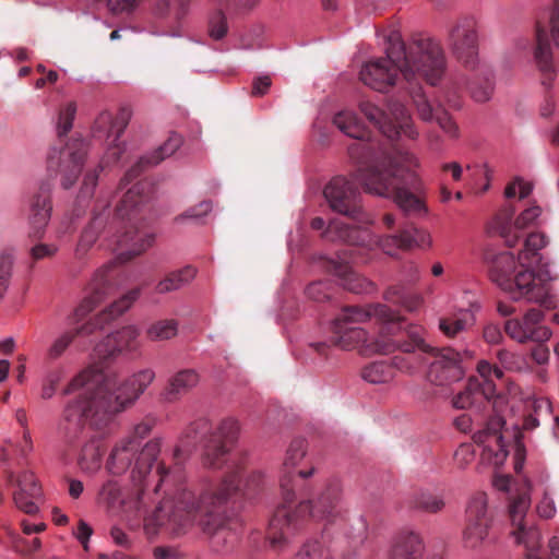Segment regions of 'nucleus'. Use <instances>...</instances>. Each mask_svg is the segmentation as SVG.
Returning <instances> with one entry per match:
<instances>
[{
  "instance_id": "338daca9",
  "label": "nucleus",
  "mask_w": 559,
  "mask_h": 559,
  "mask_svg": "<svg viewBox=\"0 0 559 559\" xmlns=\"http://www.w3.org/2000/svg\"><path fill=\"white\" fill-rule=\"evenodd\" d=\"M162 451H165V448L160 437H154L146 442L142 441L141 454H158Z\"/></svg>"
},
{
  "instance_id": "1a4fd4ad",
  "label": "nucleus",
  "mask_w": 559,
  "mask_h": 559,
  "mask_svg": "<svg viewBox=\"0 0 559 559\" xmlns=\"http://www.w3.org/2000/svg\"><path fill=\"white\" fill-rule=\"evenodd\" d=\"M3 469L7 485L15 487V508L29 515L37 514L43 501V488L36 475L28 469L15 471L7 459L3 460Z\"/></svg>"
},
{
  "instance_id": "f8f14e48",
  "label": "nucleus",
  "mask_w": 559,
  "mask_h": 559,
  "mask_svg": "<svg viewBox=\"0 0 559 559\" xmlns=\"http://www.w3.org/2000/svg\"><path fill=\"white\" fill-rule=\"evenodd\" d=\"M544 312L536 308L528 309L521 318L506 321L507 335L519 344L546 343L550 340L551 330L543 324Z\"/></svg>"
},
{
  "instance_id": "39448f33",
  "label": "nucleus",
  "mask_w": 559,
  "mask_h": 559,
  "mask_svg": "<svg viewBox=\"0 0 559 559\" xmlns=\"http://www.w3.org/2000/svg\"><path fill=\"white\" fill-rule=\"evenodd\" d=\"M386 51L390 58L401 61L400 72L407 81L417 78L436 85L445 72V57L440 44L430 37H414L408 47L397 31L386 37Z\"/></svg>"
},
{
  "instance_id": "a18cd8bd",
  "label": "nucleus",
  "mask_w": 559,
  "mask_h": 559,
  "mask_svg": "<svg viewBox=\"0 0 559 559\" xmlns=\"http://www.w3.org/2000/svg\"><path fill=\"white\" fill-rule=\"evenodd\" d=\"M345 288L356 294H368L374 292V284L367 278L348 271L344 282L342 283Z\"/></svg>"
},
{
  "instance_id": "de8ad7c7",
  "label": "nucleus",
  "mask_w": 559,
  "mask_h": 559,
  "mask_svg": "<svg viewBox=\"0 0 559 559\" xmlns=\"http://www.w3.org/2000/svg\"><path fill=\"white\" fill-rule=\"evenodd\" d=\"M297 559H330V552L314 539L304 544L297 554Z\"/></svg>"
},
{
  "instance_id": "bb28decb",
  "label": "nucleus",
  "mask_w": 559,
  "mask_h": 559,
  "mask_svg": "<svg viewBox=\"0 0 559 559\" xmlns=\"http://www.w3.org/2000/svg\"><path fill=\"white\" fill-rule=\"evenodd\" d=\"M423 540L415 532L404 531L394 538L390 559H420L423 556Z\"/></svg>"
},
{
  "instance_id": "c85d7f7f",
  "label": "nucleus",
  "mask_w": 559,
  "mask_h": 559,
  "mask_svg": "<svg viewBox=\"0 0 559 559\" xmlns=\"http://www.w3.org/2000/svg\"><path fill=\"white\" fill-rule=\"evenodd\" d=\"M546 245L547 238L543 233L530 234L524 241V248L518 254L519 266H538L542 262V254L539 251L545 248Z\"/></svg>"
},
{
  "instance_id": "79ce46f5",
  "label": "nucleus",
  "mask_w": 559,
  "mask_h": 559,
  "mask_svg": "<svg viewBox=\"0 0 559 559\" xmlns=\"http://www.w3.org/2000/svg\"><path fill=\"white\" fill-rule=\"evenodd\" d=\"M111 334L116 340V346L119 353H122L135 348V342L140 335V332L136 326L127 325Z\"/></svg>"
},
{
  "instance_id": "c9c22d12",
  "label": "nucleus",
  "mask_w": 559,
  "mask_h": 559,
  "mask_svg": "<svg viewBox=\"0 0 559 559\" xmlns=\"http://www.w3.org/2000/svg\"><path fill=\"white\" fill-rule=\"evenodd\" d=\"M535 60L538 69L547 75L552 82L555 80V68L552 63V55L549 44L543 39L540 33L537 34V47L535 49Z\"/></svg>"
},
{
  "instance_id": "0eeeda50",
  "label": "nucleus",
  "mask_w": 559,
  "mask_h": 559,
  "mask_svg": "<svg viewBox=\"0 0 559 559\" xmlns=\"http://www.w3.org/2000/svg\"><path fill=\"white\" fill-rule=\"evenodd\" d=\"M552 281L554 277L547 271L536 273L533 267H520L513 276L510 293L518 294L513 297L515 300L524 298L546 309H554L557 307V298L552 290Z\"/></svg>"
},
{
  "instance_id": "a211bd4d",
  "label": "nucleus",
  "mask_w": 559,
  "mask_h": 559,
  "mask_svg": "<svg viewBox=\"0 0 559 559\" xmlns=\"http://www.w3.org/2000/svg\"><path fill=\"white\" fill-rule=\"evenodd\" d=\"M97 500L105 506L112 514H122L128 521L139 519L140 510L143 507L141 496L138 493L129 500L123 498L121 488L117 481L107 480L97 493Z\"/></svg>"
},
{
  "instance_id": "e433bc0d",
  "label": "nucleus",
  "mask_w": 559,
  "mask_h": 559,
  "mask_svg": "<svg viewBox=\"0 0 559 559\" xmlns=\"http://www.w3.org/2000/svg\"><path fill=\"white\" fill-rule=\"evenodd\" d=\"M78 146L80 148V153H72L70 158V164L67 166H63L62 173H63V179H62V186L64 189L71 188L74 182L76 181L79 175L81 174L82 166L84 163L85 157V148L84 143L82 141H79Z\"/></svg>"
},
{
  "instance_id": "7ed1b4c3",
  "label": "nucleus",
  "mask_w": 559,
  "mask_h": 559,
  "mask_svg": "<svg viewBox=\"0 0 559 559\" xmlns=\"http://www.w3.org/2000/svg\"><path fill=\"white\" fill-rule=\"evenodd\" d=\"M313 472L314 466H306L302 456H288L283 463L281 488L284 503L273 513L266 534L275 551L283 550L287 545L288 536L298 530L299 523L306 518L321 520L334 518L336 514L337 506L342 500V486L337 479L328 481L316 500H305L295 509L290 508L296 480L306 479L312 476Z\"/></svg>"
},
{
  "instance_id": "13d9d810",
  "label": "nucleus",
  "mask_w": 559,
  "mask_h": 559,
  "mask_svg": "<svg viewBox=\"0 0 559 559\" xmlns=\"http://www.w3.org/2000/svg\"><path fill=\"white\" fill-rule=\"evenodd\" d=\"M130 466V459L128 456H110L107 457L105 468L107 473L117 476L128 471Z\"/></svg>"
},
{
  "instance_id": "0e129e2a",
  "label": "nucleus",
  "mask_w": 559,
  "mask_h": 559,
  "mask_svg": "<svg viewBox=\"0 0 559 559\" xmlns=\"http://www.w3.org/2000/svg\"><path fill=\"white\" fill-rule=\"evenodd\" d=\"M102 300L103 295L98 292H95L91 296H87L83 299L76 311L79 314H86L91 312Z\"/></svg>"
},
{
  "instance_id": "dca6fc26",
  "label": "nucleus",
  "mask_w": 559,
  "mask_h": 559,
  "mask_svg": "<svg viewBox=\"0 0 559 559\" xmlns=\"http://www.w3.org/2000/svg\"><path fill=\"white\" fill-rule=\"evenodd\" d=\"M453 53L467 68L474 70L478 64V37L476 24L472 19L460 21L450 33Z\"/></svg>"
},
{
  "instance_id": "423d86ee",
  "label": "nucleus",
  "mask_w": 559,
  "mask_h": 559,
  "mask_svg": "<svg viewBox=\"0 0 559 559\" xmlns=\"http://www.w3.org/2000/svg\"><path fill=\"white\" fill-rule=\"evenodd\" d=\"M240 426L236 419L227 418L213 427L209 419L202 418L193 423L189 432L182 439L180 452H204L205 454H228L236 450L239 440Z\"/></svg>"
},
{
  "instance_id": "603ef678",
  "label": "nucleus",
  "mask_w": 559,
  "mask_h": 559,
  "mask_svg": "<svg viewBox=\"0 0 559 559\" xmlns=\"http://www.w3.org/2000/svg\"><path fill=\"white\" fill-rule=\"evenodd\" d=\"M75 112L76 106L74 103H69L61 109L57 124L59 136L66 135L72 129Z\"/></svg>"
},
{
  "instance_id": "cd10ccee",
  "label": "nucleus",
  "mask_w": 559,
  "mask_h": 559,
  "mask_svg": "<svg viewBox=\"0 0 559 559\" xmlns=\"http://www.w3.org/2000/svg\"><path fill=\"white\" fill-rule=\"evenodd\" d=\"M515 257L512 252H503L497 255L491 269V280L503 290H512V275L518 272Z\"/></svg>"
},
{
  "instance_id": "a878e982",
  "label": "nucleus",
  "mask_w": 559,
  "mask_h": 559,
  "mask_svg": "<svg viewBox=\"0 0 559 559\" xmlns=\"http://www.w3.org/2000/svg\"><path fill=\"white\" fill-rule=\"evenodd\" d=\"M51 202L48 190H45L34 197L31 203L29 224L32 227V235L40 238L48 225L51 216Z\"/></svg>"
},
{
  "instance_id": "c03bdc74",
  "label": "nucleus",
  "mask_w": 559,
  "mask_h": 559,
  "mask_svg": "<svg viewBox=\"0 0 559 559\" xmlns=\"http://www.w3.org/2000/svg\"><path fill=\"white\" fill-rule=\"evenodd\" d=\"M412 506L417 510L428 513H437L443 509L444 503L441 498L427 491H421L415 496L414 500H412Z\"/></svg>"
},
{
  "instance_id": "72a5a7b5",
  "label": "nucleus",
  "mask_w": 559,
  "mask_h": 559,
  "mask_svg": "<svg viewBox=\"0 0 559 559\" xmlns=\"http://www.w3.org/2000/svg\"><path fill=\"white\" fill-rule=\"evenodd\" d=\"M179 323L175 319L159 320L152 323L145 335L151 342H163L174 338L178 334Z\"/></svg>"
},
{
  "instance_id": "9b49d317",
  "label": "nucleus",
  "mask_w": 559,
  "mask_h": 559,
  "mask_svg": "<svg viewBox=\"0 0 559 559\" xmlns=\"http://www.w3.org/2000/svg\"><path fill=\"white\" fill-rule=\"evenodd\" d=\"M323 194L330 207L342 215L367 223L356 188L344 177L333 178L324 188Z\"/></svg>"
},
{
  "instance_id": "c756f323",
  "label": "nucleus",
  "mask_w": 559,
  "mask_h": 559,
  "mask_svg": "<svg viewBox=\"0 0 559 559\" xmlns=\"http://www.w3.org/2000/svg\"><path fill=\"white\" fill-rule=\"evenodd\" d=\"M154 241V237L148 234L140 233L139 230H130L126 233L119 240L121 258L130 259L139 255L147 250Z\"/></svg>"
},
{
  "instance_id": "5fc2aeb1",
  "label": "nucleus",
  "mask_w": 559,
  "mask_h": 559,
  "mask_svg": "<svg viewBox=\"0 0 559 559\" xmlns=\"http://www.w3.org/2000/svg\"><path fill=\"white\" fill-rule=\"evenodd\" d=\"M120 354L117 346L116 340L112 334L106 335L99 343L94 347V356L98 359H107Z\"/></svg>"
},
{
  "instance_id": "393cba45",
  "label": "nucleus",
  "mask_w": 559,
  "mask_h": 559,
  "mask_svg": "<svg viewBox=\"0 0 559 559\" xmlns=\"http://www.w3.org/2000/svg\"><path fill=\"white\" fill-rule=\"evenodd\" d=\"M322 236L329 241H343L349 245L364 246L367 243L370 235L365 228L350 227L340 221H332Z\"/></svg>"
},
{
  "instance_id": "4be33fe9",
  "label": "nucleus",
  "mask_w": 559,
  "mask_h": 559,
  "mask_svg": "<svg viewBox=\"0 0 559 559\" xmlns=\"http://www.w3.org/2000/svg\"><path fill=\"white\" fill-rule=\"evenodd\" d=\"M497 395L496 384L491 380L480 381L476 377L468 378L464 389L453 395L452 406L456 409H466L490 401Z\"/></svg>"
},
{
  "instance_id": "f03ea898",
  "label": "nucleus",
  "mask_w": 559,
  "mask_h": 559,
  "mask_svg": "<svg viewBox=\"0 0 559 559\" xmlns=\"http://www.w3.org/2000/svg\"><path fill=\"white\" fill-rule=\"evenodd\" d=\"M155 379L152 369H143L123 381H118L114 371H103L94 366L76 374L63 391L71 394L84 389L83 394L69 403L64 409L67 421L88 417L91 426L100 428L116 415L131 407Z\"/></svg>"
},
{
  "instance_id": "3c124183",
  "label": "nucleus",
  "mask_w": 559,
  "mask_h": 559,
  "mask_svg": "<svg viewBox=\"0 0 559 559\" xmlns=\"http://www.w3.org/2000/svg\"><path fill=\"white\" fill-rule=\"evenodd\" d=\"M370 320L376 319L381 323H390L399 320V313L383 304H369Z\"/></svg>"
},
{
  "instance_id": "58836bf2",
  "label": "nucleus",
  "mask_w": 559,
  "mask_h": 559,
  "mask_svg": "<svg viewBox=\"0 0 559 559\" xmlns=\"http://www.w3.org/2000/svg\"><path fill=\"white\" fill-rule=\"evenodd\" d=\"M362 378L373 384H382L393 379V370L384 361H376L366 366L361 371Z\"/></svg>"
},
{
  "instance_id": "4c0bfd02",
  "label": "nucleus",
  "mask_w": 559,
  "mask_h": 559,
  "mask_svg": "<svg viewBox=\"0 0 559 559\" xmlns=\"http://www.w3.org/2000/svg\"><path fill=\"white\" fill-rule=\"evenodd\" d=\"M334 124L346 135L354 139H362L365 131L356 115L352 111H341L335 115Z\"/></svg>"
},
{
  "instance_id": "6ab92c4d",
  "label": "nucleus",
  "mask_w": 559,
  "mask_h": 559,
  "mask_svg": "<svg viewBox=\"0 0 559 559\" xmlns=\"http://www.w3.org/2000/svg\"><path fill=\"white\" fill-rule=\"evenodd\" d=\"M506 421L500 415H495L488 423V429L485 432H479L475 436L476 442H496L500 447L502 454H525L526 449L522 441V432L519 428L512 431L506 430L500 433V429L504 426Z\"/></svg>"
},
{
  "instance_id": "b1692460",
  "label": "nucleus",
  "mask_w": 559,
  "mask_h": 559,
  "mask_svg": "<svg viewBox=\"0 0 559 559\" xmlns=\"http://www.w3.org/2000/svg\"><path fill=\"white\" fill-rule=\"evenodd\" d=\"M431 243L430 234L415 227L404 229L400 235L388 236L381 241L382 248L389 254H392L391 247L411 250L414 248H430Z\"/></svg>"
},
{
  "instance_id": "f3484780",
  "label": "nucleus",
  "mask_w": 559,
  "mask_h": 559,
  "mask_svg": "<svg viewBox=\"0 0 559 559\" xmlns=\"http://www.w3.org/2000/svg\"><path fill=\"white\" fill-rule=\"evenodd\" d=\"M401 61L389 57L385 50V57L366 62L360 72V80L371 88L385 92L396 83L400 72Z\"/></svg>"
},
{
  "instance_id": "a19ab883",
  "label": "nucleus",
  "mask_w": 559,
  "mask_h": 559,
  "mask_svg": "<svg viewBox=\"0 0 559 559\" xmlns=\"http://www.w3.org/2000/svg\"><path fill=\"white\" fill-rule=\"evenodd\" d=\"M141 290L139 288H134L122 295L120 298L115 300L104 312L103 314L107 317L108 320L120 317L126 311H128L133 304L140 297Z\"/></svg>"
},
{
  "instance_id": "6e6552de",
  "label": "nucleus",
  "mask_w": 559,
  "mask_h": 559,
  "mask_svg": "<svg viewBox=\"0 0 559 559\" xmlns=\"http://www.w3.org/2000/svg\"><path fill=\"white\" fill-rule=\"evenodd\" d=\"M335 337L332 344L345 350L358 349L364 356L388 355L396 349L405 353L412 352L414 348L409 344H397L385 337L368 338V333L362 328H333Z\"/></svg>"
},
{
  "instance_id": "5701e85b",
  "label": "nucleus",
  "mask_w": 559,
  "mask_h": 559,
  "mask_svg": "<svg viewBox=\"0 0 559 559\" xmlns=\"http://www.w3.org/2000/svg\"><path fill=\"white\" fill-rule=\"evenodd\" d=\"M200 383V374L194 369H182L174 373L160 393L166 403H176L191 392Z\"/></svg>"
},
{
  "instance_id": "2eb2a0df",
  "label": "nucleus",
  "mask_w": 559,
  "mask_h": 559,
  "mask_svg": "<svg viewBox=\"0 0 559 559\" xmlns=\"http://www.w3.org/2000/svg\"><path fill=\"white\" fill-rule=\"evenodd\" d=\"M490 515L487 511V496L478 491L471 497L467 506V526H465L463 539L464 546L475 548L486 539Z\"/></svg>"
},
{
  "instance_id": "aec40b11",
  "label": "nucleus",
  "mask_w": 559,
  "mask_h": 559,
  "mask_svg": "<svg viewBox=\"0 0 559 559\" xmlns=\"http://www.w3.org/2000/svg\"><path fill=\"white\" fill-rule=\"evenodd\" d=\"M463 376L464 370L460 353L449 347L439 349L429 368L428 377L430 381L443 385L459 381Z\"/></svg>"
},
{
  "instance_id": "ea45409f",
  "label": "nucleus",
  "mask_w": 559,
  "mask_h": 559,
  "mask_svg": "<svg viewBox=\"0 0 559 559\" xmlns=\"http://www.w3.org/2000/svg\"><path fill=\"white\" fill-rule=\"evenodd\" d=\"M383 297L388 301L401 304L409 311L417 310L424 302V298L419 294L405 295L399 286L389 287Z\"/></svg>"
},
{
  "instance_id": "774afa93",
  "label": "nucleus",
  "mask_w": 559,
  "mask_h": 559,
  "mask_svg": "<svg viewBox=\"0 0 559 559\" xmlns=\"http://www.w3.org/2000/svg\"><path fill=\"white\" fill-rule=\"evenodd\" d=\"M550 33L555 45L559 47V0L556 1L551 13Z\"/></svg>"
},
{
  "instance_id": "7c9ffc66",
  "label": "nucleus",
  "mask_w": 559,
  "mask_h": 559,
  "mask_svg": "<svg viewBox=\"0 0 559 559\" xmlns=\"http://www.w3.org/2000/svg\"><path fill=\"white\" fill-rule=\"evenodd\" d=\"M197 270L193 266L187 265L181 270L169 273L164 280L159 281L155 286L158 294H167L180 289L185 285L194 280Z\"/></svg>"
},
{
  "instance_id": "69168bd1",
  "label": "nucleus",
  "mask_w": 559,
  "mask_h": 559,
  "mask_svg": "<svg viewBox=\"0 0 559 559\" xmlns=\"http://www.w3.org/2000/svg\"><path fill=\"white\" fill-rule=\"evenodd\" d=\"M272 84L270 75H261L253 80L252 83V96H263L267 93Z\"/></svg>"
},
{
  "instance_id": "49530a36",
  "label": "nucleus",
  "mask_w": 559,
  "mask_h": 559,
  "mask_svg": "<svg viewBox=\"0 0 559 559\" xmlns=\"http://www.w3.org/2000/svg\"><path fill=\"white\" fill-rule=\"evenodd\" d=\"M468 311H462L459 318H444L439 321V329L449 337H454L467 326Z\"/></svg>"
},
{
  "instance_id": "412c9836",
  "label": "nucleus",
  "mask_w": 559,
  "mask_h": 559,
  "mask_svg": "<svg viewBox=\"0 0 559 559\" xmlns=\"http://www.w3.org/2000/svg\"><path fill=\"white\" fill-rule=\"evenodd\" d=\"M153 472L158 477L159 484L166 480H171L175 484L180 483L182 479V462L177 460L168 464L164 461L159 462L158 457L138 456L132 468V478L142 481Z\"/></svg>"
},
{
  "instance_id": "f257e3e1",
  "label": "nucleus",
  "mask_w": 559,
  "mask_h": 559,
  "mask_svg": "<svg viewBox=\"0 0 559 559\" xmlns=\"http://www.w3.org/2000/svg\"><path fill=\"white\" fill-rule=\"evenodd\" d=\"M203 466L225 471L222 483L203 489L199 497L182 489L175 499L160 501L148 518H144V532L148 538L159 533L180 536L191 528L194 518L217 551H228L239 539L240 511L246 501L253 500L262 488V474H245L240 466L224 456H205Z\"/></svg>"
},
{
  "instance_id": "2f4dec72",
  "label": "nucleus",
  "mask_w": 559,
  "mask_h": 559,
  "mask_svg": "<svg viewBox=\"0 0 559 559\" xmlns=\"http://www.w3.org/2000/svg\"><path fill=\"white\" fill-rule=\"evenodd\" d=\"M183 143L182 136L171 133L166 142L147 156L140 158L138 167L156 166L166 157L171 156Z\"/></svg>"
},
{
  "instance_id": "864d4df0",
  "label": "nucleus",
  "mask_w": 559,
  "mask_h": 559,
  "mask_svg": "<svg viewBox=\"0 0 559 559\" xmlns=\"http://www.w3.org/2000/svg\"><path fill=\"white\" fill-rule=\"evenodd\" d=\"M120 354L117 346L116 340L112 334L106 335L99 343L94 347V356L98 359H107Z\"/></svg>"
},
{
  "instance_id": "09e8293b",
  "label": "nucleus",
  "mask_w": 559,
  "mask_h": 559,
  "mask_svg": "<svg viewBox=\"0 0 559 559\" xmlns=\"http://www.w3.org/2000/svg\"><path fill=\"white\" fill-rule=\"evenodd\" d=\"M495 459V474L491 484L498 491L508 492L511 489L512 478L511 475L501 472V466L507 457L496 456Z\"/></svg>"
},
{
  "instance_id": "052dcab7",
  "label": "nucleus",
  "mask_w": 559,
  "mask_h": 559,
  "mask_svg": "<svg viewBox=\"0 0 559 559\" xmlns=\"http://www.w3.org/2000/svg\"><path fill=\"white\" fill-rule=\"evenodd\" d=\"M61 379H62V374L59 371L49 373L43 383L41 397L45 400L52 397V395L56 392V388L59 384V382L61 381Z\"/></svg>"
},
{
  "instance_id": "37998d69",
  "label": "nucleus",
  "mask_w": 559,
  "mask_h": 559,
  "mask_svg": "<svg viewBox=\"0 0 559 559\" xmlns=\"http://www.w3.org/2000/svg\"><path fill=\"white\" fill-rule=\"evenodd\" d=\"M85 331L87 333L91 332V330H88V326H82L76 331H69L57 337L48 348L49 358H59L67 350L69 345L73 342L74 337L81 333H84Z\"/></svg>"
},
{
  "instance_id": "9d476101",
  "label": "nucleus",
  "mask_w": 559,
  "mask_h": 559,
  "mask_svg": "<svg viewBox=\"0 0 559 559\" xmlns=\"http://www.w3.org/2000/svg\"><path fill=\"white\" fill-rule=\"evenodd\" d=\"M530 485L528 481L524 483L523 488L519 489L516 495L510 499V518L516 543L523 544L526 547V559H545L538 554L540 534L534 526H525L523 519L530 508Z\"/></svg>"
},
{
  "instance_id": "4468645a",
  "label": "nucleus",
  "mask_w": 559,
  "mask_h": 559,
  "mask_svg": "<svg viewBox=\"0 0 559 559\" xmlns=\"http://www.w3.org/2000/svg\"><path fill=\"white\" fill-rule=\"evenodd\" d=\"M360 110L366 118L379 128V130L389 139L394 140L401 133L411 139H416L418 133L413 128L412 120L406 109L402 105H396L393 109L395 122L386 121L385 114L376 105L369 102L360 103Z\"/></svg>"
},
{
  "instance_id": "680f3d73",
  "label": "nucleus",
  "mask_w": 559,
  "mask_h": 559,
  "mask_svg": "<svg viewBox=\"0 0 559 559\" xmlns=\"http://www.w3.org/2000/svg\"><path fill=\"white\" fill-rule=\"evenodd\" d=\"M530 357L538 366H546L550 359V352L545 343H537L530 352Z\"/></svg>"
},
{
  "instance_id": "f704fd0d",
  "label": "nucleus",
  "mask_w": 559,
  "mask_h": 559,
  "mask_svg": "<svg viewBox=\"0 0 559 559\" xmlns=\"http://www.w3.org/2000/svg\"><path fill=\"white\" fill-rule=\"evenodd\" d=\"M369 320L368 305L364 307H347L334 319L333 328H356L355 324L365 323Z\"/></svg>"
},
{
  "instance_id": "e2e57ef3",
  "label": "nucleus",
  "mask_w": 559,
  "mask_h": 559,
  "mask_svg": "<svg viewBox=\"0 0 559 559\" xmlns=\"http://www.w3.org/2000/svg\"><path fill=\"white\" fill-rule=\"evenodd\" d=\"M469 91L472 97L479 103L486 102L490 98L492 86L491 83L487 80L484 86H478L475 83H471Z\"/></svg>"
},
{
  "instance_id": "4d7b16f0",
  "label": "nucleus",
  "mask_w": 559,
  "mask_h": 559,
  "mask_svg": "<svg viewBox=\"0 0 559 559\" xmlns=\"http://www.w3.org/2000/svg\"><path fill=\"white\" fill-rule=\"evenodd\" d=\"M414 103L417 109V114L421 120L426 122H431L435 120L437 108H432L425 95L416 94L414 96Z\"/></svg>"
},
{
  "instance_id": "20e7f679",
  "label": "nucleus",
  "mask_w": 559,
  "mask_h": 559,
  "mask_svg": "<svg viewBox=\"0 0 559 559\" xmlns=\"http://www.w3.org/2000/svg\"><path fill=\"white\" fill-rule=\"evenodd\" d=\"M418 158L411 152H395L377 157L374 164L357 171V180L367 193L390 198L404 212L418 211L415 194L421 188Z\"/></svg>"
},
{
  "instance_id": "bf43d9fd",
  "label": "nucleus",
  "mask_w": 559,
  "mask_h": 559,
  "mask_svg": "<svg viewBox=\"0 0 559 559\" xmlns=\"http://www.w3.org/2000/svg\"><path fill=\"white\" fill-rule=\"evenodd\" d=\"M78 466L86 475H93L102 469L103 462L100 456H80Z\"/></svg>"
},
{
  "instance_id": "6e6d98bb",
  "label": "nucleus",
  "mask_w": 559,
  "mask_h": 559,
  "mask_svg": "<svg viewBox=\"0 0 559 559\" xmlns=\"http://www.w3.org/2000/svg\"><path fill=\"white\" fill-rule=\"evenodd\" d=\"M13 258L9 253L0 255V299L9 287L10 277L12 274Z\"/></svg>"
},
{
  "instance_id": "8fccbe9b",
  "label": "nucleus",
  "mask_w": 559,
  "mask_h": 559,
  "mask_svg": "<svg viewBox=\"0 0 559 559\" xmlns=\"http://www.w3.org/2000/svg\"><path fill=\"white\" fill-rule=\"evenodd\" d=\"M435 120L450 139L456 140L459 138V127L448 111L438 107Z\"/></svg>"
},
{
  "instance_id": "ddd939ff",
  "label": "nucleus",
  "mask_w": 559,
  "mask_h": 559,
  "mask_svg": "<svg viewBox=\"0 0 559 559\" xmlns=\"http://www.w3.org/2000/svg\"><path fill=\"white\" fill-rule=\"evenodd\" d=\"M542 213V207L533 204L512 222L514 210L511 206L504 207L495 219L497 231L504 239L506 245L513 248L521 239L519 231L536 226Z\"/></svg>"
},
{
  "instance_id": "473e14b6",
  "label": "nucleus",
  "mask_w": 559,
  "mask_h": 559,
  "mask_svg": "<svg viewBox=\"0 0 559 559\" xmlns=\"http://www.w3.org/2000/svg\"><path fill=\"white\" fill-rule=\"evenodd\" d=\"M150 431L151 426L148 424H138L129 435L115 445L112 454L120 452L141 453L142 441L148 436Z\"/></svg>"
}]
</instances>
